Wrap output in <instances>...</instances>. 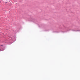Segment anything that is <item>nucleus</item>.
I'll use <instances>...</instances> for the list:
<instances>
[{"label":"nucleus","mask_w":80,"mask_h":80,"mask_svg":"<svg viewBox=\"0 0 80 80\" xmlns=\"http://www.w3.org/2000/svg\"><path fill=\"white\" fill-rule=\"evenodd\" d=\"M8 3V2H5L6 3Z\"/></svg>","instance_id":"nucleus-1"},{"label":"nucleus","mask_w":80,"mask_h":80,"mask_svg":"<svg viewBox=\"0 0 80 80\" xmlns=\"http://www.w3.org/2000/svg\"><path fill=\"white\" fill-rule=\"evenodd\" d=\"M0 51L1 52V51H2V50H0Z\"/></svg>","instance_id":"nucleus-2"}]
</instances>
